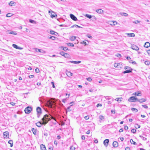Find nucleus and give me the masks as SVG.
Instances as JSON below:
<instances>
[{
	"instance_id": "f257e3e1",
	"label": "nucleus",
	"mask_w": 150,
	"mask_h": 150,
	"mask_svg": "<svg viewBox=\"0 0 150 150\" xmlns=\"http://www.w3.org/2000/svg\"><path fill=\"white\" fill-rule=\"evenodd\" d=\"M51 119H53L56 121L55 118L53 116L50 115L46 114L44 115L42 119V122H39L36 123V125L38 127H41L42 125H45L48 122V121L50 120Z\"/></svg>"
},
{
	"instance_id": "f03ea898",
	"label": "nucleus",
	"mask_w": 150,
	"mask_h": 150,
	"mask_svg": "<svg viewBox=\"0 0 150 150\" xmlns=\"http://www.w3.org/2000/svg\"><path fill=\"white\" fill-rule=\"evenodd\" d=\"M36 110L37 112V117H38L39 118L40 115L41 114L42 112L41 109L39 107H38L37 108Z\"/></svg>"
},
{
	"instance_id": "7ed1b4c3",
	"label": "nucleus",
	"mask_w": 150,
	"mask_h": 150,
	"mask_svg": "<svg viewBox=\"0 0 150 150\" xmlns=\"http://www.w3.org/2000/svg\"><path fill=\"white\" fill-rule=\"evenodd\" d=\"M32 110V108L30 107H27L25 110V111L26 113L29 114L30 113Z\"/></svg>"
},
{
	"instance_id": "20e7f679",
	"label": "nucleus",
	"mask_w": 150,
	"mask_h": 150,
	"mask_svg": "<svg viewBox=\"0 0 150 150\" xmlns=\"http://www.w3.org/2000/svg\"><path fill=\"white\" fill-rule=\"evenodd\" d=\"M35 51L37 52H39L43 54L45 53L46 52L45 51L42 49H38L36 48H35Z\"/></svg>"
},
{
	"instance_id": "39448f33",
	"label": "nucleus",
	"mask_w": 150,
	"mask_h": 150,
	"mask_svg": "<svg viewBox=\"0 0 150 150\" xmlns=\"http://www.w3.org/2000/svg\"><path fill=\"white\" fill-rule=\"evenodd\" d=\"M4 137V138H8L9 137V132L8 131H6L3 133Z\"/></svg>"
},
{
	"instance_id": "423d86ee",
	"label": "nucleus",
	"mask_w": 150,
	"mask_h": 150,
	"mask_svg": "<svg viewBox=\"0 0 150 150\" xmlns=\"http://www.w3.org/2000/svg\"><path fill=\"white\" fill-rule=\"evenodd\" d=\"M70 18L74 21H76L77 20V18L73 14H70Z\"/></svg>"
},
{
	"instance_id": "0eeeda50",
	"label": "nucleus",
	"mask_w": 150,
	"mask_h": 150,
	"mask_svg": "<svg viewBox=\"0 0 150 150\" xmlns=\"http://www.w3.org/2000/svg\"><path fill=\"white\" fill-rule=\"evenodd\" d=\"M109 142V140L108 139H106L104 141L103 144L104 145L106 146L107 147L108 145Z\"/></svg>"
},
{
	"instance_id": "6e6552de",
	"label": "nucleus",
	"mask_w": 150,
	"mask_h": 150,
	"mask_svg": "<svg viewBox=\"0 0 150 150\" xmlns=\"http://www.w3.org/2000/svg\"><path fill=\"white\" fill-rule=\"evenodd\" d=\"M60 54H61L62 55L64 56L65 57H68V56L69 54L67 53H65L63 52H61L60 53Z\"/></svg>"
},
{
	"instance_id": "1a4fd4ad",
	"label": "nucleus",
	"mask_w": 150,
	"mask_h": 150,
	"mask_svg": "<svg viewBox=\"0 0 150 150\" xmlns=\"http://www.w3.org/2000/svg\"><path fill=\"white\" fill-rule=\"evenodd\" d=\"M135 99H137L136 97L134 96L131 97L128 99V101H129L134 102Z\"/></svg>"
},
{
	"instance_id": "9d476101",
	"label": "nucleus",
	"mask_w": 150,
	"mask_h": 150,
	"mask_svg": "<svg viewBox=\"0 0 150 150\" xmlns=\"http://www.w3.org/2000/svg\"><path fill=\"white\" fill-rule=\"evenodd\" d=\"M133 50L137 51L139 50V47L136 45H132L131 47Z\"/></svg>"
},
{
	"instance_id": "9b49d317",
	"label": "nucleus",
	"mask_w": 150,
	"mask_h": 150,
	"mask_svg": "<svg viewBox=\"0 0 150 150\" xmlns=\"http://www.w3.org/2000/svg\"><path fill=\"white\" fill-rule=\"evenodd\" d=\"M96 12L99 13H104V11L101 9H99L96 10Z\"/></svg>"
},
{
	"instance_id": "f8f14e48",
	"label": "nucleus",
	"mask_w": 150,
	"mask_h": 150,
	"mask_svg": "<svg viewBox=\"0 0 150 150\" xmlns=\"http://www.w3.org/2000/svg\"><path fill=\"white\" fill-rule=\"evenodd\" d=\"M12 46L13 47H14V48H15L16 49H20V50H21V49H22V48L19 47L17 45L15 44H13L12 45Z\"/></svg>"
},
{
	"instance_id": "ddd939ff",
	"label": "nucleus",
	"mask_w": 150,
	"mask_h": 150,
	"mask_svg": "<svg viewBox=\"0 0 150 150\" xmlns=\"http://www.w3.org/2000/svg\"><path fill=\"white\" fill-rule=\"evenodd\" d=\"M41 150H47L45 146L43 144L40 145Z\"/></svg>"
},
{
	"instance_id": "4468645a",
	"label": "nucleus",
	"mask_w": 150,
	"mask_h": 150,
	"mask_svg": "<svg viewBox=\"0 0 150 150\" xmlns=\"http://www.w3.org/2000/svg\"><path fill=\"white\" fill-rule=\"evenodd\" d=\"M122 98H117L115 99V100L120 103L122 101Z\"/></svg>"
},
{
	"instance_id": "2eb2a0df",
	"label": "nucleus",
	"mask_w": 150,
	"mask_h": 150,
	"mask_svg": "<svg viewBox=\"0 0 150 150\" xmlns=\"http://www.w3.org/2000/svg\"><path fill=\"white\" fill-rule=\"evenodd\" d=\"M69 62L73 64H78L80 63L81 62V61H69Z\"/></svg>"
},
{
	"instance_id": "dca6fc26",
	"label": "nucleus",
	"mask_w": 150,
	"mask_h": 150,
	"mask_svg": "<svg viewBox=\"0 0 150 150\" xmlns=\"http://www.w3.org/2000/svg\"><path fill=\"white\" fill-rule=\"evenodd\" d=\"M112 145L114 147H117L118 146V143L116 141H114Z\"/></svg>"
},
{
	"instance_id": "f3484780",
	"label": "nucleus",
	"mask_w": 150,
	"mask_h": 150,
	"mask_svg": "<svg viewBox=\"0 0 150 150\" xmlns=\"http://www.w3.org/2000/svg\"><path fill=\"white\" fill-rule=\"evenodd\" d=\"M150 46V44L149 42H146L145 43L144 45V47H145L148 48Z\"/></svg>"
},
{
	"instance_id": "a211bd4d",
	"label": "nucleus",
	"mask_w": 150,
	"mask_h": 150,
	"mask_svg": "<svg viewBox=\"0 0 150 150\" xmlns=\"http://www.w3.org/2000/svg\"><path fill=\"white\" fill-rule=\"evenodd\" d=\"M85 16L89 19H91L92 17H93V18H95L94 16H91V15L88 14H86Z\"/></svg>"
},
{
	"instance_id": "6ab92c4d",
	"label": "nucleus",
	"mask_w": 150,
	"mask_h": 150,
	"mask_svg": "<svg viewBox=\"0 0 150 150\" xmlns=\"http://www.w3.org/2000/svg\"><path fill=\"white\" fill-rule=\"evenodd\" d=\"M126 70L125 71H124L123 72V74H125L127 73H129L132 72V69H131V70Z\"/></svg>"
},
{
	"instance_id": "aec40b11",
	"label": "nucleus",
	"mask_w": 150,
	"mask_h": 150,
	"mask_svg": "<svg viewBox=\"0 0 150 150\" xmlns=\"http://www.w3.org/2000/svg\"><path fill=\"white\" fill-rule=\"evenodd\" d=\"M16 3L13 1H11L9 3V5L11 6H14L16 4Z\"/></svg>"
},
{
	"instance_id": "412c9836",
	"label": "nucleus",
	"mask_w": 150,
	"mask_h": 150,
	"mask_svg": "<svg viewBox=\"0 0 150 150\" xmlns=\"http://www.w3.org/2000/svg\"><path fill=\"white\" fill-rule=\"evenodd\" d=\"M72 106V105H70V106L67 107V109H66V112H70L71 111V109H70L71 107Z\"/></svg>"
},
{
	"instance_id": "4be33fe9",
	"label": "nucleus",
	"mask_w": 150,
	"mask_h": 150,
	"mask_svg": "<svg viewBox=\"0 0 150 150\" xmlns=\"http://www.w3.org/2000/svg\"><path fill=\"white\" fill-rule=\"evenodd\" d=\"M76 37L74 36H71L70 38V40L71 41H74L76 39Z\"/></svg>"
},
{
	"instance_id": "5701e85b",
	"label": "nucleus",
	"mask_w": 150,
	"mask_h": 150,
	"mask_svg": "<svg viewBox=\"0 0 150 150\" xmlns=\"http://www.w3.org/2000/svg\"><path fill=\"white\" fill-rule=\"evenodd\" d=\"M146 101V99L144 98H142L139 99V102L140 103H142L143 102Z\"/></svg>"
},
{
	"instance_id": "b1692460",
	"label": "nucleus",
	"mask_w": 150,
	"mask_h": 150,
	"mask_svg": "<svg viewBox=\"0 0 150 150\" xmlns=\"http://www.w3.org/2000/svg\"><path fill=\"white\" fill-rule=\"evenodd\" d=\"M8 33L14 35H16L17 34V33H16V32L13 31H10V32H9Z\"/></svg>"
},
{
	"instance_id": "393cba45",
	"label": "nucleus",
	"mask_w": 150,
	"mask_h": 150,
	"mask_svg": "<svg viewBox=\"0 0 150 150\" xmlns=\"http://www.w3.org/2000/svg\"><path fill=\"white\" fill-rule=\"evenodd\" d=\"M129 37H134L135 36V34L134 33H127Z\"/></svg>"
},
{
	"instance_id": "a878e982",
	"label": "nucleus",
	"mask_w": 150,
	"mask_h": 150,
	"mask_svg": "<svg viewBox=\"0 0 150 150\" xmlns=\"http://www.w3.org/2000/svg\"><path fill=\"white\" fill-rule=\"evenodd\" d=\"M8 143L9 144H10V145H11L10 146L11 147H12L13 146V141H12V140H10L8 142Z\"/></svg>"
},
{
	"instance_id": "bb28decb",
	"label": "nucleus",
	"mask_w": 150,
	"mask_h": 150,
	"mask_svg": "<svg viewBox=\"0 0 150 150\" xmlns=\"http://www.w3.org/2000/svg\"><path fill=\"white\" fill-rule=\"evenodd\" d=\"M67 75L68 76H72L73 74L70 72H67Z\"/></svg>"
},
{
	"instance_id": "cd10ccee",
	"label": "nucleus",
	"mask_w": 150,
	"mask_h": 150,
	"mask_svg": "<svg viewBox=\"0 0 150 150\" xmlns=\"http://www.w3.org/2000/svg\"><path fill=\"white\" fill-rule=\"evenodd\" d=\"M32 131L34 134L35 135L36 134L37 132L36 129L34 128H33L32 129Z\"/></svg>"
},
{
	"instance_id": "c85d7f7f",
	"label": "nucleus",
	"mask_w": 150,
	"mask_h": 150,
	"mask_svg": "<svg viewBox=\"0 0 150 150\" xmlns=\"http://www.w3.org/2000/svg\"><path fill=\"white\" fill-rule=\"evenodd\" d=\"M120 14L122 16H128V14L126 13H120Z\"/></svg>"
},
{
	"instance_id": "c756f323",
	"label": "nucleus",
	"mask_w": 150,
	"mask_h": 150,
	"mask_svg": "<svg viewBox=\"0 0 150 150\" xmlns=\"http://www.w3.org/2000/svg\"><path fill=\"white\" fill-rule=\"evenodd\" d=\"M50 33L51 34H52V35H53V34H54V35H56V34L55 33L57 34V32H56L54 31L53 30H51L50 31Z\"/></svg>"
},
{
	"instance_id": "7c9ffc66",
	"label": "nucleus",
	"mask_w": 150,
	"mask_h": 150,
	"mask_svg": "<svg viewBox=\"0 0 150 150\" xmlns=\"http://www.w3.org/2000/svg\"><path fill=\"white\" fill-rule=\"evenodd\" d=\"M141 93H137L135 92L134 93V95L136 96H141Z\"/></svg>"
},
{
	"instance_id": "2f4dec72",
	"label": "nucleus",
	"mask_w": 150,
	"mask_h": 150,
	"mask_svg": "<svg viewBox=\"0 0 150 150\" xmlns=\"http://www.w3.org/2000/svg\"><path fill=\"white\" fill-rule=\"evenodd\" d=\"M117 65H119L120 66H122L121 64L118 63H115L114 64V66L115 67H117Z\"/></svg>"
},
{
	"instance_id": "473e14b6",
	"label": "nucleus",
	"mask_w": 150,
	"mask_h": 150,
	"mask_svg": "<svg viewBox=\"0 0 150 150\" xmlns=\"http://www.w3.org/2000/svg\"><path fill=\"white\" fill-rule=\"evenodd\" d=\"M130 142L131 144L134 145H136L137 144L132 139L130 140Z\"/></svg>"
},
{
	"instance_id": "72a5a7b5",
	"label": "nucleus",
	"mask_w": 150,
	"mask_h": 150,
	"mask_svg": "<svg viewBox=\"0 0 150 150\" xmlns=\"http://www.w3.org/2000/svg\"><path fill=\"white\" fill-rule=\"evenodd\" d=\"M144 63L146 65H149L150 64V62L149 61H146Z\"/></svg>"
},
{
	"instance_id": "f704fd0d",
	"label": "nucleus",
	"mask_w": 150,
	"mask_h": 150,
	"mask_svg": "<svg viewBox=\"0 0 150 150\" xmlns=\"http://www.w3.org/2000/svg\"><path fill=\"white\" fill-rule=\"evenodd\" d=\"M135 127L137 129L139 128L140 127V126L137 124H136Z\"/></svg>"
},
{
	"instance_id": "c9c22d12",
	"label": "nucleus",
	"mask_w": 150,
	"mask_h": 150,
	"mask_svg": "<svg viewBox=\"0 0 150 150\" xmlns=\"http://www.w3.org/2000/svg\"><path fill=\"white\" fill-rule=\"evenodd\" d=\"M67 45L69 46H71V47H74V45L73 43H68Z\"/></svg>"
},
{
	"instance_id": "e433bc0d",
	"label": "nucleus",
	"mask_w": 150,
	"mask_h": 150,
	"mask_svg": "<svg viewBox=\"0 0 150 150\" xmlns=\"http://www.w3.org/2000/svg\"><path fill=\"white\" fill-rule=\"evenodd\" d=\"M131 110L133 111H134L135 112H138V110L134 108H132L131 109Z\"/></svg>"
},
{
	"instance_id": "4c0bfd02",
	"label": "nucleus",
	"mask_w": 150,
	"mask_h": 150,
	"mask_svg": "<svg viewBox=\"0 0 150 150\" xmlns=\"http://www.w3.org/2000/svg\"><path fill=\"white\" fill-rule=\"evenodd\" d=\"M125 70H131V69H131L130 67H128V66H126L125 67Z\"/></svg>"
},
{
	"instance_id": "58836bf2",
	"label": "nucleus",
	"mask_w": 150,
	"mask_h": 150,
	"mask_svg": "<svg viewBox=\"0 0 150 150\" xmlns=\"http://www.w3.org/2000/svg\"><path fill=\"white\" fill-rule=\"evenodd\" d=\"M49 38L53 40H55L56 38L54 36H51Z\"/></svg>"
},
{
	"instance_id": "ea45409f",
	"label": "nucleus",
	"mask_w": 150,
	"mask_h": 150,
	"mask_svg": "<svg viewBox=\"0 0 150 150\" xmlns=\"http://www.w3.org/2000/svg\"><path fill=\"white\" fill-rule=\"evenodd\" d=\"M12 15L11 13H8L6 14V16L8 17H10Z\"/></svg>"
},
{
	"instance_id": "a19ab883",
	"label": "nucleus",
	"mask_w": 150,
	"mask_h": 150,
	"mask_svg": "<svg viewBox=\"0 0 150 150\" xmlns=\"http://www.w3.org/2000/svg\"><path fill=\"white\" fill-rule=\"evenodd\" d=\"M59 26L60 27H68V26H67V25H65V24L60 25H59Z\"/></svg>"
},
{
	"instance_id": "79ce46f5",
	"label": "nucleus",
	"mask_w": 150,
	"mask_h": 150,
	"mask_svg": "<svg viewBox=\"0 0 150 150\" xmlns=\"http://www.w3.org/2000/svg\"><path fill=\"white\" fill-rule=\"evenodd\" d=\"M131 132L133 133H135L136 132V130L135 129H132L131 130Z\"/></svg>"
},
{
	"instance_id": "37998d69",
	"label": "nucleus",
	"mask_w": 150,
	"mask_h": 150,
	"mask_svg": "<svg viewBox=\"0 0 150 150\" xmlns=\"http://www.w3.org/2000/svg\"><path fill=\"white\" fill-rule=\"evenodd\" d=\"M75 147L73 146H71L70 148V150H75Z\"/></svg>"
},
{
	"instance_id": "c03bdc74",
	"label": "nucleus",
	"mask_w": 150,
	"mask_h": 150,
	"mask_svg": "<svg viewBox=\"0 0 150 150\" xmlns=\"http://www.w3.org/2000/svg\"><path fill=\"white\" fill-rule=\"evenodd\" d=\"M63 50L64 51H66L67 50H68V49L67 47H63Z\"/></svg>"
},
{
	"instance_id": "a18cd8bd",
	"label": "nucleus",
	"mask_w": 150,
	"mask_h": 150,
	"mask_svg": "<svg viewBox=\"0 0 150 150\" xmlns=\"http://www.w3.org/2000/svg\"><path fill=\"white\" fill-rule=\"evenodd\" d=\"M142 106L144 108L147 109L148 108V106L146 105H142Z\"/></svg>"
},
{
	"instance_id": "49530a36",
	"label": "nucleus",
	"mask_w": 150,
	"mask_h": 150,
	"mask_svg": "<svg viewBox=\"0 0 150 150\" xmlns=\"http://www.w3.org/2000/svg\"><path fill=\"white\" fill-rule=\"evenodd\" d=\"M133 23H139V21L138 20H136V21H134L132 22Z\"/></svg>"
},
{
	"instance_id": "de8ad7c7",
	"label": "nucleus",
	"mask_w": 150,
	"mask_h": 150,
	"mask_svg": "<svg viewBox=\"0 0 150 150\" xmlns=\"http://www.w3.org/2000/svg\"><path fill=\"white\" fill-rule=\"evenodd\" d=\"M99 118L101 120H102L104 118V117L102 115H100L99 116Z\"/></svg>"
},
{
	"instance_id": "09e8293b",
	"label": "nucleus",
	"mask_w": 150,
	"mask_h": 150,
	"mask_svg": "<svg viewBox=\"0 0 150 150\" xmlns=\"http://www.w3.org/2000/svg\"><path fill=\"white\" fill-rule=\"evenodd\" d=\"M84 118L86 120H87L89 119V117L88 115H87L85 116Z\"/></svg>"
},
{
	"instance_id": "8fccbe9b",
	"label": "nucleus",
	"mask_w": 150,
	"mask_h": 150,
	"mask_svg": "<svg viewBox=\"0 0 150 150\" xmlns=\"http://www.w3.org/2000/svg\"><path fill=\"white\" fill-rule=\"evenodd\" d=\"M86 80L89 81H92L90 77L86 78Z\"/></svg>"
},
{
	"instance_id": "3c124183",
	"label": "nucleus",
	"mask_w": 150,
	"mask_h": 150,
	"mask_svg": "<svg viewBox=\"0 0 150 150\" xmlns=\"http://www.w3.org/2000/svg\"><path fill=\"white\" fill-rule=\"evenodd\" d=\"M29 21L31 23H34V22H35V21H34L31 20V19H30Z\"/></svg>"
},
{
	"instance_id": "603ef678",
	"label": "nucleus",
	"mask_w": 150,
	"mask_h": 150,
	"mask_svg": "<svg viewBox=\"0 0 150 150\" xmlns=\"http://www.w3.org/2000/svg\"><path fill=\"white\" fill-rule=\"evenodd\" d=\"M51 84L52 85V87L54 88L55 87V86H54V83L53 82H51Z\"/></svg>"
},
{
	"instance_id": "864d4df0",
	"label": "nucleus",
	"mask_w": 150,
	"mask_h": 150,
	"mask_svg": "<svg viewBox=\"0 0 150 150\" xmlns=\"http://www.w3.org/2000/svg\"><path fill=\"white\" fill-rule=\"evenodd\" d=\"M116 56L119 57H120L121 56V55L119 54H116Z\"/></svg>"
},
{
	"instance_id": "5fc2aeb1",
	"label": "nucleus",
	"mask_w": 150,
	"mask_h": 150,
	"mask_svg": "<svg viewBox=\"0 0 150 150\" xmlns=\"http://www.w3.org/2000/svg\"><path fill=\"white\" fill-rule=\"evenodd\" d=\"M57 15L56 14H55V15H54V14H52L51 15V17L53 18H54V17H55V16H57Z\"/></svg>"
},
{
	"instance_id": "6e6d98bb",
	"label": "nucleus",
	"mask_w": 150,
	"mask_h": 150,
	"mask_svg": "<svg viewBox=\"0 0 150 150\" xmlns=\"http://www.w3.org/2000/svg\"><path fill=\"white\" fill-rule=\"evenodd\" d=\"M81 43V44H84L85 45H87V44L84 41H83Z\"/></svg>"
},
{
	"instance_id": "4d7b16f0",
	"label": "nucleus",
	"mask_w": 150,
	"mask_h": 150,
	"mask_svg": "<svg viewBox=\"0 0 150 150\" xmlns=\"http://www.w3.org/2000/svg\"><path fill=\"white\" fill-rule=\"evenodd\" d=\"M34 77V76L33 75H30L28 76V77L30 78H33Z\"/></svg>"
},
{
	"instance_id": "13d9d810",
	"label": "nucleus",
	"mask_w": 150,
	"mask_h": 150,
	"mask_svg": "<svg viewBox=\"0 0 150 150\" xmlns=\"http://www.w3.org/2000/svg\"><path fill=\"white\" fill-rule=\"evenodd\" d=\"M81 138L82 140H84L85 139V137L84 135H82L81 137Z\"/></svg>"
},
{
	"instance_id": "bf43d9fd",
	"label": "nucleus",
	"mask_w": 150,
	"mask_h": 150,
	"mask_svg": "<svg viewBox=\"0 0 150 150\" xmlns=\"http://www.w3.org/2000/svg\"><path fill=\"white\" fill-rule=\"evenodd\" d=\"M124 129L125 130H127L128 129V127L126 125L125 126Z\"/></svg>"
},
{
	"instance_id": "052dcab7",
	"label": "nucleus",
	"mask_w": 150,
	"mask_h": 150,
	"mask_svg": "<svg viewBox=\"0 0 150 150\" xmlns=\"http://www.w3.org/2000/svg\"><path fill=\"white\" fill-rule=\"evenodd\" d=\"M35 72L37 73H38L39 71V70L37 68L35 69Z\"/></svg>"
},
{
	"instance_id": "680f3d73",
	"label": "nucleus",
	"mask_w": 150,
	"mask_h": 150,
	"mask_svg": "<svg viewBox=\"0 0 150 150\" xmlns=\"http://www.w3.org/2000/svg\"><path fill=\"white\" fill-rule=\"evenodd\" d=\"M123 129L122 128H121L119 130V132H123Z\"/></svg>"
},
{
	"instance_id": "e2e57ef3",
	"label": "nucleus",
	"mask_w": 150,
	"mask_h": 150,
	"mask_svg": "<svg viewBox=\"0 0 150 150\" xmlns=\"http://www.w3.org/2000/svg\"><path fill=\"white\" fill-rule=\"evenodd\" d=\"M147 52L148 55L150 56V50H148Z\"/></svg>"
},
{
	"instance_id": "0e129e2a",
	"label": "nucleus",
	"mask_w": 150,
	"mask_h": 150,
	"mask_svg": "<svg viewBox=\"0 0 150 150\" xmlns=\"http://www.w3.org/2000/svg\"><path fill=\"white\" fill-rule=\"evenodd\" d=\"M102 106V105H101V104H100V103H98V104H97V105H96V107H99V106Z\"/></svg>"
},
{
	"instance_id": "69168bd1",
	"label": "nucleus",
	"mask_w": 150,
	"mask_h": 150,
	"mask_svg": "<svg viewBox=\"0 0 150 150\" xmlns=\"http://www.w3.org/2000/svg\"><path fill=\"white\" fill-rule=\"evenodd\" d=\"M62 102L64 103H65L66 102V99H63L62 100Z\"/></svg>"
},
{
	"instance_id": "338daca9",
	"label": "nucleus",
	"mask_w": 150,
	"mask_h": 150,
	"mask_svg": "<svg viewBox=\"0 0 150 150\" xmlns=\"http://www.w3.org/2000/svg\"><path fill=\"white\" fill-rule=\"evenodd\" d=\"M77 26V25H74L71 26V28H73L74 27H76V26Z\"/></svg>"
},
{
	"instance_id": "774afa93",
	"label": "nucleus",
	"mask_w": 150,
	"mask_h": 150,
	"mask_svg": "<svg viewBox=\"0 0 150 150\" xmlns=\"http://www.w3.org/2000/svg\"><path fill=\"white\" fill-rule=\"evenodd\" d=\"M111 112L112 113L115 114V110H111Z\"/></svg>"
}]
</instances>
